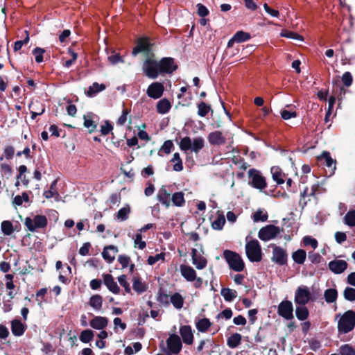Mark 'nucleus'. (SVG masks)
<instances>
[{"label":"nucleus","instance_id":"obj_1","mask_svg":"<svg viewBox=\"0 0 355 355\" xmlns=\"http://www.w3.org/2000/svg\"><path fill=\"white\" fill-rule=\"evenodd\" d=\"M314 300L315 297L311 288L301 285L295 290L294 297V302L297 305L295 311H307L306 305Z\"/></svg>","mask_w":355,"mask_h":355},{"label":"nucleus","instance_id":"obj_2","mask_svg":"<svg viewBox=\"0 0 355 355\" xmlns=\"http://www.w3.org/2000/svg\"><path fill=\"white\" fill-rule=\"evenodd\" d=\"M336 319H338V331L339 334H345L352 331L355 327V312L339 313L336 315Z\"/></svg>","mask_w":355,"mask_h":355},{"label":"nucleus","instance_id":"obj_3","mask_svg":"<svg viewBox=\"0 0 355 355\" xmlns=\"http://www.w3.org/2000/svg\"><path fill=\"white\" fill-rule=\"evenodd\" d=\"M205 146V140L202 137H195L193 140L189 137H184L181 139L180 148L183 151L191 150L198 154Z\"/></svg>","mask_w":355,"mask_h":355},{"label":"nucleus","instance_id":"obj_4","mask_svg":"<svg viewBox=\"0 0 355 355\" xmlns=\"http://www.w3.org/2000/svg\"><path fill=\"white\" fill-rule=\"evenodd\" d=\"M245 252L248 259L252 262H259L261 260V248L259 241L256 239L246 243Z\"/></svg>","mask_w":355,"mask_h":355},{"label":"nucleus","instance_id":"obj_5","mask_svg":"<svg viewBox=\"0 0 355 355\" xmlns=\"http://www.w3.org/2000/svg\"><path fill=\"white\" fill-rule=\"evenodd\" d=\"M223 257L231 269L236 272H241L243 270L245 264L239 254L226 250L223 252Z\"/></svg>","mask_w":355,"mask_h":355},{"label":"nucleus","instance_id":"obj_6","mask_svg":"<svg viewBox=\"0 0 355 355\" xmlns=\"http://www.w3.org/2000/svg\"><path fill=\"white\" fill-rule=\"evenodd\" d=\"M249 184L259 191H263L267 187L266 178L259 170L251 168L248 172Z\"/></svg>","mask_w":355,"mask_h":355},{"label":"nucleus","instance_id":"obj_7","mask_svg":"<svg viewBox=\"0 0 355 355\" xmlns=\"http://www.w3.org/2000/svg\"><path fill=\"white\" fill-rule=\"evenodd\" d=\"M166 354L167 355L179 354L182 347L180 336L174 334L169 336L166 340Z\"/></svg>","mask_w":355,"mask_h":355},{"label":"nucleus","instance_id":"obj_8","mask_svg":"<svg viewBox=\"0 0 355 355\" xmlns=\"http://www.w3.org/2000/svg\"><path fill=\"white\" fill-rule=\"evenodd\" d=\"M282 231L279 227L273 225H268L259 231V238L263 241H268L276 238Z\"/></svg>","mask_w":355,"mask_h":355},{"label":"nucleus","instance_id":"obj_9","mask_svg":"<svg viewBox=\"0 0 355 355\" xmlns=\"http://www.w3.org/2000/svg\"><path fill=\"white\" fill-rule=\"evenodd\" d=\"M24 224L29 231L33 232L37 229L45 227L47 225V219L44 216L37 215L33 219L26 218Z\"/></svg>","mask_w":355,"mask_h":355},{"label":"nucleus","instance_id":"obj_10","mask_svg":"<svg viewBox=\"0 0 355 355\" xmlns=\"http://www.w3.org/2000/svg\"><path fill=\"white\" fill-rule=\"evenodd\" d=\"M143 70L146 76L152 79L157 78L160 74L158 61L151 58H148L144 62Z\"/></svg>","mask_w":355,"mask_h":355},{"label":"nucleus","instance_id":"obj_11","mask_svg":"<svg viewBox=\"0 0 355 355\" xmlns=\"http://www.w3.org/2000/svg\"><path fill=\"white\" fill-rule=\"evenodd\" d=\"M317 159L319 164L329 168V175L334 173L336 162L335 159L331 158L329 152L324 151L317 157Z\"/></svg>","mask_w":355,"mask_h":355},{"label":"nucleus","instance_id":"obj_12","mask_svg":"<svg viewBox=\"0 0 355 355\" xmlns=\"http://www.w3.org/2000/svg\"><path fill=\"white\" fill-rule=\"evenodd\" d=\"M158 65L159 67V73H172L178 68V66L175 64L174 60L172 58H163L158 61Z\"/></svg>","mask_w":355,"mask_h":355},{"label":"nucleus","instance_id":"obj_13","mask_svg":"<svg viewBox=\"0 0 355 355\" xmlns=\"http://www.w3.org/2000/svg\"><path fill=\"white\" fill-rule=\"evenodd\" d=\"M164 85L158 82L151 83L146 91L147 95L154 99L159 98L164 93Z\"/></svg>","mask_w":355,"mask_h":355},{"label":"nucleus","instance_id":"obj_14","mask_svg":"<svg viewBox=\"0 0 355 355\" xmlns=\"http://www.w3.org/2000/svg\"><path fill=\"white\" fill-rule=\"evenodd\" d=\"M272 260L280 266L284 265L287 261L286 250L280 247L275 246L273 248Z\"/></svg>","mask_w":355,"mask_h":355},{"label":"nucleus","instance_id":"obj_15","mask_svg":"<svg viewBox=\"0 0 355 355\" xmlns=\"http://www.w3.org/2000/svg\"><path fill=\"white\" fill-rule=\"evenodd\" d=\"M207 139L209 143L213 146H221L225 144L226 138L223 132L216 130L208 135Z\"/></svg>","mask_w":355,"mask_h":355},{"label":"nucleus","instance_id":"obj_16","mask_svg":"<svg viewBox=\"0 0 355 355\" xmlns=\"http://www.w3.org/2000/svg\"><path fill=\"white\" fill-rule=\"evenodd\" d=\"M329 270L334 274H341L347 268V263L345 260L334 259L328 264Z\"/></svg>","mask_w":355,"mask_h":355},{"label":"nucleus","instance_id":"obj_17","mask_svg":"<svg viewBox=\"0 0 355 355\" xmlns=\"http://www.w3.org/2000/svg\"><path fill=\"white\" fill-rule=\"evenodd\" d=\"M102 277L103 284L110 292L114 294L119 293L120 288L110 274H103Z\"/></svg>","mask_w":355,"mask_h":355},{"label":"nucleus","instance_id":"obj_18","mask_svg":"<svg viewBox=\"0 0 355 355\" xmlns=\"http://www.w3.org/2000/svg\"><path fill=\"white\" fill-rule=\"evenodd\" d=\"M180 334L183 342L187 345H191L193 342V335L191 328L189 325L182 326L180 329Z\"/></svg>","mask_w":355,"mask_h":355},{"label":"nucleus","instance_id":"obj_19","mask_svg":"<svg viewBox=\"0 0 355 355\" xmlns=\"http://www.w3.org/2000/svg\"><path fill=\"white\" fill-rule=\"evenodd\" d=\"M118 252L117 247L114 245H108L104 248L102 252V257L105 261L110 263L115 258L116 253Z\"/></svg>","mask_w":355,"mask_h":355},{"label":"nucleus","instance_id":"obj_20","mask_svg":"<svg viewBox=\"0 0 355 355\" xmlns=\"http://www.w3.org/2000/svg\"><path fill=\"white\" fill-rule=\"evenodd\" d=\"M26 329V326L19 319H15L11 322V331L15 336H22Z\"/></svg>","mask_w":355,"mask_h":355},{"label":"nucleus","instance_id":"obj_21","mask_svg":"<svg viewBox=\"0 0 355 355\" xmlns=\"http://www.w3.org/2000/svg\"><path fill=\"white\" fill-rule=\"evenodd\" d=\"M150 44L147 38H140L138 40L136 46L133 49L132 54L136 55L140 52L148 53L150 51Z\"/></svg>","mask_w":355,"mask_h":355},{"label":"nucleus","instance_id":"obj_22","mask_svg":"<svg viewBox=\"0 0 355 355\" xmlns=\"http://www.w3.org/2000/svg\"><path fill=\"white\" fill-rule=\"evenodd\" d=\"M180 270L181 275L189 282H193L196 279V272L195 270L187 265H180Z\"/></svg>","mask_w":355,"mask_h":355},{"label":"nucleus","instance_id":"obj_23","mask_svg":"<svg viewBox=\"0 0 355 355\" xmlns=\"http://www.w3.org/2000/svg\"><path fill=\"white\" fill-rule=\"evenodd\" d=\"M170 196L171 193L167 190L166 187L163 186L158 191L157 197L162 204L168 207L171 205Z\"/></svg>","mask_w":355,"mask_h":355},{"label":"nucleus","instance_id":"obj_24","mask_svg":"<svg viewBox=\"0 0 355 355\" xmlns=\"http://www.w3.org/2000/svg\"><path fill=\"white\" fill-rule=\"evenodd\" d=\"M198 251L193 248L191 251L192 262L197 269H203L207 265V260L205 257L197 255Z\"/></svg>","mask_w":355,"mask_h":355},{"label":"nucleus","instance_id":"obj_25","mask_svg":"<svg viewBox=\"0 0 355 355\" xmlns=\"http://www.w3.org/2000/svg\"><path fill=\"white\" fill-rule=\"evenodd\" d=\"M318 189V184H313L310 191H309V189L307 187L305 188L303 192L301 193L300 204L302 205L303 207L305 206L306 205V201L304 200L305 198L308 196H314Z\"/></svg>","mask_w":355,"mask_h":355},{"label":"nucleus","instance_id":"obj_26","mask_svg":"<svg viewBox=\"0 0 355 355\" xmlns=\"http://www.w3.org/2000/svg\"><path fill=\"white\" fill-rule=\"evenodd\" d=\"M107 320L104 317H95L90 321V326L96 329H102L107 326Z\"/></svg>","mask_w":355,"mask_h":355},{"label":"nucleus","instance_id":"obj_27","mask_svg":"<svg viewBox=\"0 0 355 355\" xmlns=\"http://www.w3.org/2000/svg\"><path fill=\"white\" fill-rule=\"evenodd\" d=\"M132 282V288L136 293L141 294L146 291V285L139 277H134Z\"/></svg>","mask_w":355,"mask_h":355},{"label":"nucleus","instance_id":"obj_28","mask_svg":"<svg viewBox=\"0 0 355 355\" xmlns=\"http://www.w3.org/2000/svg\"><path fill=\"white\" fill-rule=\"evenodd\" d=\"M270 172L272 174V177L274 181H275L278 184H282L284 182V180L283 179L284 174L278 166H272L270 169Z\"/></svg>","mask_w":355,"mask_h":355},{"label":"nucleus","instance_id":"obj_29","mask_svg":"<svg viewBox=\"0 0 355 355\" xmlns=\"http://www.w3.org/2000/svg\"><path fill=\"white\" fill-rule=\"evenodd\" d=\"M171 107V105L170 102L166 99H161L157 103V110L159 114H166L167 113Z\"/></svg>","mask_w":355,"mask_h":355},{"label":"nucleus","instance_id":"obj_30","mask_svg":"<svg viewBox=\"0 0 355 355\" xmlns=\"http://www.w3.org/2000/svg\"><path fill=\"white\" fill-rule=\"evenodd\" d=\"M130 213V207L129 205L121 208L117 213L115 214V218L120 221H125L128 218V216Z\"/></svg>","mask_w":355,"mask_h":355},{"label":"nucleus","instance_id":"obj_31","mask_svg":"<svg viewBox=\"0 0 355 355\" xmlns=\"http://www.w3.org/2000/svg\"><path fill=\"white\" fill-rule=\"evenodd\" d=\"M170 302L173 305L176 309H180L184 303V298L178 293H175L170 297Z\"/></svg>","mask_w":355,"mask_h":355},{"label":"nucleus","instance_id":"obj_32","mask_svg":"<svg viewBox=\"0 0 355 355\" xmlns=\"http://www.w3.org/2000/svg\"><path fill=\"white\" fill-rule=\"evenodd\" d=\"M241 340V336L238 333L233 334L231 336L227 338V344L229 347L234 349L237 347Z\"/></svg>","mask_w":355,"mask_h":355},{"label":"nucleus","instance_id":"obj_33","mask_svg":"<svg viewBox=\"0 0 355 355\" xmlns=\"http://www.w3.org/2000/svg\"><path fill=\"white\" fill-rule=\"evenodd\" d=\"M105 89V85L104 84H98V83H94L92 85H91L87 92V96L92 97L95 96L97 93L103 91Z\"/></svg>","mask_w":355,"mask_h":355},{"label":"nucleus","instance_id":"obj_34","mask_svg":"<svg viewBox=\"0 0 355 355\" xmlns=\"http://www.w3.org/2000/svg\"><path fill=\"white\" fill-rule=\"evenodd\" d=\"M211 326V322L207 318H202L196 321V329L200 332H206Z\"/></svg>","mask_w":355,"mask_h":355},{"label":"nucleus","instance_id":"obj_35","mask_svg":"<svg viewBox=\"0 0 355 355\" xmlns=\"http://www.w3.org/2000/svg\"><path fill=\"white\" fill-rule=\"evenodd\" d=\"M171 201L173 205L176 207H182L184 203V196L182 191L175 192L172 195Z\"/></svg>","mask_w":355,"mask_h":355},{"label":"nucleus","instance_id":"obj_36","mask_svg":"<svg viewBox=\"0 0 355 355\" xmlns=\"http://www.w3.org/2000/svg\"><path fill=\"white\" fill-rule=\"evenodd\" d=\"M1 230L5 236H10L15 231L13 225L10 220H3L1 223Z\"/></svg>","mask_w":355,"mask_h":355},{"label":"nucleus","instance_id":"obj_37","mask_svg":"<svg viewBox=\"0 0 355 355\" xmlns=\"http://www.w3.org/2000/svg\"><path fill=\"white\" fill-rule=\"evenodd\" d=\"M306 257V252L300 249L293 253L292 257L294 261L298 264H303Z\"/></svg>","mask_w":355,"mask_h":355},{"label":"nucleus","instance_id":"obj_38","mask_svg":"<svg viewBox=\"0 0 355 355\" xmlns=\"http://www.w3.org/2000/svg\"><path fill=\"white\" fill-rule=\"evenodd\" d=\"M171 162L174 163L173 168L175 171L179 172L183 170L182 161L178 153H175L173 154V158L171 159Z\"/></svg>","mask_w":355,"mask_h":355},{"label":"nucleus","instance_id":"obj_39","mask_svg":"<svg viewBox=\"0 0 355 355\" xmlns=\"http://www.w3.org/2000/svg\"><path fill=\"white\" fill-rule=\"evenodd\" d=\"M324 296L327 302L331 303L336 301L338 293L334 288H329L324 291Z\"/></svg>","mask_w":355,"mask_h":355},{"label":"nucleus","instance_id":"obj_40","mask_svg":"<svg viewBox=\"0 0 355 355\" xmlns=\"http://www.w3.org/2000/svg\"><path fill=\"white\" fill-rule=\"evenodd\" d=\"M225 223V216L222 214L218 215L216 218H215L212 223L211 226L213 229L216 230H220L223 229L224 225Z\"/></svg>","mask_w":355,"mask_h":355},{"label":"nucleus","instance_id":"obj_41","mask_svg":"<svg viewBox=\"0 0 355 355\" xmlns=\"http://www.w3.org/2000/svg\"><path fill=\"white\" fill-rule=\"evenodd\" d=\"M84 126L89 129V132L94 131L96 128V124L92 120V114L88 113L84 116Z\"/></svg>","mask_w":355,"mask_h":355},{"label":"nucleus","instance_id":"obj_42","mask_svg":"<svg viewBox=\"0 0 355 355\" xmlns=\"http://www.w3.org/2000/svg\"><path fill=\"white\" fill-rule=\"evenodd\" d=\"M344 223L349 227H355V210H350L346 214Z\"/></svg>","mask_w":355,"mask_h":355},{"label":"nucleus","instance_id":"obj_43","mask_svg":"<svg viewBox=\"0 0 355 355\" xmlns=\"http://www.w3.org/2000/svg\"><path fill=\"white\" fill-rule=\"evenodd\" d=\"M280 35L282 37H287V38H290V39H293V40H298L300 42H303L304 41V38L302 35L297 34V33H295V32H292V31H286V30H284L281 32L280 33Z\"/></svg>","mask_w":355,"mask_h":355},{"label":"nucleus","instance_id":"obj_44","mask_svg":"<svg viewBox=\"0 0 355 355\" xmlns=\"http://www.w3.org/2000/svg\"><path fill=\"white\" fill-rule=\"evenodd\" d=\"M221 295L227 301H232L236 297V291L230 288H223Z\"/></svg>","mask_w":355,"mask_h":355},{"label":"nucleus","instance_id":"obj_45","mask_svg":"<svg viewBox=\"0 0 355 355\" xmlns=\"http://www.w3.org/2000/svg\"><path fill=\"white\" fill-rule=\"evenodd\" d=\"M211 110V106L205 102H201L198 105V114L201 117H205Z\"/></svg>","mask_w":355,"mask_h":355},{"label":"nucleus","instance_id":"obj_46","mask_svg":"<svg viewBox=\"0 0 355 355\" xmlns=\"http://www.w3.org/2000/svg\"><path fill=\"white\" fill-rule=\"evenodd\" d=\"M94 338V334L92 330L87 329L81 332L80 336V340L84 343H87L91 341Z\"/></svg>","mask_w":355,"mask_h":355},{"label":"nucleus","instance_id":"obj_47","mask_svg":"<svg viewBox=\"0 0 355 355\" xmlns=\"http://www.w3.org/2000/svg\"><path fill=\"white\" fill-rule=\"evenodd\" d=\"M250 38V35L242 31H238L234 35V40L238 43L245 42Z\"/></svg>","mask_w":355,"mask_h":355},{"label":"nucleus","instance_id":"obj_48","mask_svg":"<svg viewBox=\"0 0 355 355\" xmlns=\"http://www.w3.org/2000/svg\"><path fill=\"white\" fill-rule=\"evenodd\" d=\"M24 202H29L28 195L26 192H24L21 196H16L13 199V204H15L17 206H21Z\"/></svg>","mask_w":355,"mask_h":355},{"label":"nucleus","instance_id":"obj_49","mask_svg":"<svg viewBox=\"0 0 355 355\" xmlns=\"http://www.w3.org/2000/svg\"><path fill=\"white\" fill-rule=\"evenodd\" d=\"M339 353L340 355H355V349L349 344H345L340 347Z\"/></svg>","mask_w":355,"mask_h":355},{"label":"nucleus","instance_id":"obj_50","mask_svg":"<svg viewBox=\"0 0 355 355\" xmlns=\"http://www.w3.org/2000/svg\"><path fill=\"white\" fill-rule=\"evenodd\" d=\"M268 219V214L261 209H258L253 215V220L254 222L266 221Z\"/></svg>","mask_w":355,"mask_h":355},{"label":"nucleus","instance_id":"obj_51","mask_svg":"<svg viewBox=\"0 0 355 355\" xmlns=\"http://www.w3.org/2000/svg\"><path fill=\"white\" fill-rule=\"evenodd\" d=\"M173 148V144L172 141L167 140V141H164V143L162 146V147L158 153V155L159 156H162L161 153L162 151L164 152L166 154H169L172 151Z\"/></svg>","mask_w":355,"mask_h":355},{"label":"nucleus","instance_id":"obj_52","mask_svg":"<svg viewBox=\"0 0 355 355\" xmlns=\"http://www.w3.org/2000/svg\"><path fill=\"white\" fill-rule=\"evenodd\" d=\"M89 304L95 309H98L102 305V297L100 295H94L90 298Z\"/></svg>","mask_w":355,"mask_h":355},{"label":"nucleus","instance_id":"obj_53","mask_svg":"<svg viewBox=\"0 0 355 355\" xmlns=\"http://www.w3.org/2000/svg\"><path fill=\"white\" fill-rule=\"evenodd\" d=\"M343 295L347 300L355 301V288L347 287L343 292Z\"/></svg>","mask_w":355,"mask_h":355},{"label":"nucleus","instance_id":"obj_54","mask_svg":"<svg viewBox=\"0 0 355 355\" xmlns=\"http://www.w3.org/2000/svg\"><path fill=\"white\" fill-rule=\"evenodd\" d=\"M45 50L40 47H36L33 49V53L35 55V61L37 63L43 62V54Z\"/></svg>","mask_w":355,"mask_h":355},{"label":"nucleus","instance_id":"obj_55","mask_svg":"<svg viewBox=\"0 0 355 355\" xmlns=\"http://www.w3.org/2000/svg\"><path fill=\"white\" fill-rule=\"evenodd\" d=\"M118 282L121 286L125 288L126 293H129L131 291V288L129 283L127 282L126 276L122 275L118 277Z\"/></svg>","mask_w":355,"mask_h":355},{"label":"nucleus","instance_id":"obj_56","mask_svg":"<svg viewBox=\"0 0 355 355\" xmlns=\"http://www.w3.org/2000/svg\"><path fill=\"white\" fill-rule=\"evenodd\" d=\"M278 311H293V306L291 301H282L278 307Z\"/></svg>","mask_w":355,"mask_h":355},{"label":"nucleus","instance_id":"obj_57","mask_svg":"<svg viewBox=\"0 0 355 355\" xmlns=\"http://www.w3.org/2000/svg\"><path fill=\"white\" fill-rule=\"evenodd\" d=\"M109 62L112 64H116L119 62H123V58L117 53L113 52L112 55L107 58Z\"/></svg>","mask_w":355,"mask_h":355},{"label":"nucleus","instance_id":"obj_58","mask_svg":"<svg viewBox=\"0 0 355 355\" xmlns=\"http://www.w3.org/2000/svg\"><path fill=\"white\" fill-rule=\"evenodd\" d=\"M135 245L140 250H143L146 248V242L142 241L141 233H137L134 238Z\"/></svg>","mask_w":355,"mask_h":355},{"label":"nucleus","instance_id":"obj_59","mask_svg":"<svg viewBox=\"0 0 355 355\" xmlns=\"http://www.w3.org/2000/svg\"><path fill=\"white\" fill-rule=\"evenodd\" d=\"M303 243L304 245H311L313 249H316L318 247L317 240L309 236L303 238Z\"/></svg>","mask_w":355,"mask_h":355},{"label":"nucleus","instance_id":"obj_60","mask_svg":"<svg viewBox=\"0 0 355 355\" xmlns=\"http://www.w3.org/2000/svg\"><path fill=\"white\" fill-rule=\"evenodd\" d=\"M26 32V37L23 40H18L15 42L14 50L15 51H19L21 49L22 46L26 44L29 42V35L28 31Z\"/></svg>","mask_w":355,"mask_h":355},{"label":"nucleus","instance_id":"obj_61","mask_svg":"<svg viewBox=\"0 0 355 355\" xmlns=\"http://www.w3.org/2000/svg\"><path fill=\"white\" fill-rule=\"evenodd\" d=\"M165 254L163 253L157 254L155 256H150L148 258L147 262L149 265H153L159 260L164 259Z\"/></svg>","mask_w":355,"mask_h":355},{"label":"nucleus","instance_id":"obj_62","mask_svg":"<svg viewBox=\"0 0 355 355\" xmlns=\"http://www.w3.org/2000/svg\"><path fill=\"white\" fill-rule=\"evenodd\" d=\"M281 116L284 120H288L291 118H295L297 116V113L295 111H288V110H282L281 111Z\"/></svg>","mask_w":355,"mask_h":355},{"label":"nucleus","instance_id":"obj_63","mask_svg":"<svg viewBox=\"0 0 355 355\" xmlns=\"http://www.w3.org/2000/svg\"><path fill=\"white\" fill-rule=\"evenodd\" d=\"M342 81L346 87H349L352 83V76L349 72H345L342 76Z\"/></svg>","mask_w":355,"mask_h":355},{"label":"nucleus","instance_id":"obj_64","mask_svg":"<svg viewBox=\"0 0 355 355\" xmlns=\"http://www.w3.org/2000/svg\"><path fill=\"white\" fill-rule=\"evenodd\" d=\"M128 114L129 110L128 109L123 108L121 115L117 120V124L119 125H123L127 121V116Z\"/></svg>","mask_w":355,"mask_h":355}]
</instances>
